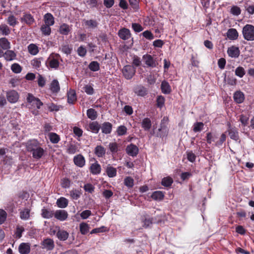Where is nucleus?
<instances>
[{
  "label": "nucleus",
  "instance_id": "8",
  "mask_svg": "<svg viewBox=\"0 0 254 254\" xmlns=\"http://www.w3.org/2000/svg\"><path fill=\"white\" fill-rule=\"evenodd\" d=\"M20 21L22 23L28 25H31L35 22V19L29 12H24L22 17L20 18Z\"/></svg>",
  "mask_w": 254,
  "mask_h": 254
},
{
  "label": "nucleus",
  "instance_id": "4",
  "mask_svg": "<svg viewBox=\"0 0 254 254\" xmlns=\"http://www.w3.org/2000/svg\"><path fill=\"white\" fill-rule=\"evenodd\" d=\"M124 76L127 79H130L136 72V68L131 65H126L122 69Z\"/></svg>",
  "mask_w": 254,
  "mask_h": 254
},
{
  "label": "nucleus",
  "instance_id": "47",
  "mask_svg": "<svg viewBox=\"0 0 254 254\" xmlns=\"http://www.w3.org/2000/svg\"><path fill=\"white\" fill-rule=\"evenodd\" d=\"M204 127V124L202 122H196L193 126V131L194 132H198L201 131Z\"/></svg>",
  "mask_w": 254,
  "mask_h": 254
},
{
  "label": "nucleus",
  "instance_id": "40",
  "mask_svg": "<svg viewBox=\"0 0 254 254\" xmlns=\"http://www.w3.org/2000/svg\"><path fill=\"white\" fill-rule=\"evenodd\" d=\"M0 46L3 50H8L10 48V43L5 38L0 39Z\"/></svg>",
  "mask_w": 254,
  "mask_h": 254
},
{
  "label": "nucleus",
  "instance_id": "29",
  "mask_svg": "<svg viewBox=\"0 0 254 254\" xmlns=\"http://www.w3.org/2000/svg\"><path fill=\"white\" fill-rule=\"evenodd\" d=\"M56 204L58 207L60 208H64L67 206L68 201L66 198L64 197H61L57 199Z\"/></svg>",
  "mask_w": 254,
  "mask_h": 254
},
{
  "label": "nucleus",
  "instance_id": "16",
  "mask_svg": "<svg viewBox=\"0 0 254 254\" xmlns=\"http://www.w3.org/2000/svg\"><path fill=\"white\" fill-rule=\"evenodd\" d=\"M112 124L108 122L103 123L102 125L100 126L102 132L105 134L111 133L112 130Z\"/></svg>",
  "mask_w": 254,
  "mask_h": 254
},
{
  "label": "nucleus",
  "instance_id": "32",
  "mask_svg": "<svg viewBox=\"0 0 254 254\" xmlns=\"http://www.w3.org/2000/svg\"><path fill=\"white\" fill-rule=\"evenodd\" d=\"M67 102L70 104H73L76 100V93L74 90H70L67 93Z\"/></svg>",
  "mask_w": 254,
  "mask_h": 254
},
{
  "label": "nucleus",
  "instance_id": "50",
  "mask_svg": "<svg viewBox=\"0 0 254 254\" xmlns=\"http://www.w3.org/2000/svg\"><path fill=\"white\" fill-rule=\"evenodd\" d=\"M7 22L10 26L12 27H14L18 23L16 18L13 15H10L8 17Z\"/></svg>",
  "mask_w": 254,
  "mask_h": 254
},
{
  "label": "nucleus",
  "instance_id": "30",
  "mask_svg": "<svg viewBox=\"0 0 254 254\" xmlns=\"http://www.w3.org/2000/svg\"><path fill=\"white\" fill-rule=\"evenodd\" d=\"M50 90L53 93H57L60 90L59 81L57 79H54L50 85Z\"/></svg>",
  "mask_w": 254,
  "mask_h": 254
},
{
  "label": "nucleus",
  "instance_id": "64",
  "mask_svg": "<svg viewBox=\"0 0 254 254\" xmlns=\"http://www.w3.org/2000/svg\"><path fill=\"white\" fill-rule=\"evenodd\" d=\"M83 189L85 191L92 193L94 191L95 188L91 184L88 183L84 185Z\"/></svg>",
  "mask_w": 254,
  "mask_h": 254
},
{
  "label": "nucleus",
  "instance_id": "10",
  "mask_svg": "<svg viewBox=\"0 0 254 254\" xmlns=\"http://www.w3.org/2000/svg\"><path fill=\"white\" fill-rule=\"evenodd\" d=\"M6 98L10 103H15L19 99V94L15 90H11L6 92Z\"/></svg>",
  "mask_w": 254,
  "mask_h": 254
},
{
  "label": "nucleus",
  "instance_id": "34",
  "mask_svg": "<svg viewBox=\"0 0 254 254\" xmlns=\"http://www.w3.org/2000/svg\"><path fill=\"white\" fill-rule=\"evenodd\" d=\"M84 23L88 29H95L98 25V22L96 20L93 19L84 20Z\"/></svg>",
  "mask_w": 254,
  "mask_h": 254
},
{
  "label": "nucleus",
  "instance_id": "23",
  "mask_svg": "<svg viewBox=\"0 0 254 254\" xmlns=\"http://www.w3.org/2000/svg\"><path fill=\"white\" fill-rule=\"evenodd\" d=\"M161 89L162 92L164 94H169L171 92V87L169 83L166 80L161 82Z\"/></svg>",
  "mask_w": 254,
  "mask_h": 254
},
{
  "label": "nucleus",
  "instance_id": "59",
  "mask_svg": "<svg viewBox=\"0 0 254 254\" xmlns=\"http://www.w3.org/2000/svg\"><path fill=\"white\" fill-rule=\"evenodd\" d=\"M206 137L207 143L211 144L212 141H215V139L217 138V136L215 134H213L209 132L206 134Z\"/></svg>",
  "mask_w": 254,
  "mask_h": 254
},
{
  "label": "nucleus",
  "instance_id": "5",
  "mask_svg": "<svg viewBox=\"0 0 254 254\" xmlns=\"http://www.w3.org/2000/svg\"><path fill=\"white\" fill-rule=\"evenodd\" d=\"M26 100L28 103L34 107H36L38 109H40L41 107L43 105V103L39 98L35 97L31 93L28 94Z\"/></svg>",
  "mask_w": 254,
  "mask_h": 254
},
{
  "label": "nucleus",
  "instance_id": "1",
  "mask_svg": "<svg viewBox=\"0 0 254 254\" xmlns=\"http://www.w3.org/2000/svg\"><path fill=\"white\" fill-rule=\"evenodd\" d=\"M26 150L32 154V157L38 160L44 156L46 149L41 146V144L37 139H29L25 143Z\"/></svg>",
  "mask_w": 254,
  "mask_h": 254
},
{
  "label": "nucleus",
  "instance_id": "51",
  "mask_svg": "<svg viewBox=\"0 0 254 254\" xmlns=\"http://www.w3.org/2000/svg\"><path fill=\"white\" fill-rule=\"evenodd\" d=\"M42 59V58L38 59L35 58L31 61V64L34 68L38 69L41 66V60Z\"/></svg>",
  "mask_w": 254,
  "mask_h": 254
},
{
  "label": "nucleus",
  "instance_id": "53",
  "mask_svg": "<svg viewBox=\"0 0 254 254\" xmlns=\"http://www.w3.org/2000/svg\"><path fill=\"white\" fill-rule=\"evenodd\" d=\"M80 231L82 234L85 235L89 231V226L86 223H81L80 224Z\"/></svg>",
  "mask_w": 254,
  "mask_h": 254
},
{
  "label": "nucleus",
  "instance_id": "36",
  "mask_svg": "<svg viewBox=\"0 0 254 254\" xmlns=\"http://www.w3.org/2000/svg\"><path fill=\"white\" fill-rule=\"evenodd\" d=\"M86 114L87 117L92 121L96 120L98 116L96 111L92 108L88 109L87 110Z\"/></svg>",
  "mask_w": 254,
  "mask_h": 254
},
{
  "label": "nucleus",
  "instance_id": "57",
  "mask_svg": "<svg viewBox=\"0 0 254 254\" xmlns=\"http://www.w3.org/2000/svg\"><path fill=\"white\" fill-rule=\"evenodd\" d=\"M241 10L240 8L236 5H233L230 9V13L235 16H238L241 14Z\"/></svg>",
  "mask_w": 254,
  "mask_h": 254
},
{
  "label": "nucleus",
  "instance_id": "38",
  "mask_svg": "<svg viewBox=\"0 0 254 254\" xmlns=\"http://www.w3.org/2000/svg\"><path fill=\"white\" fill-rule=\"evenodd\" d=\"M28 52L32 55H36L39 52L38 47L34 44H30L28 46Z\"/></svg>",
  "mask_w": 254,
  "mask_h": 254
},
{
  "label": "nucleus",
  "instance_id": "28",
  "mask_svg": "<svg viewBox=\"0 0 254 254\" xmlns=\"http://www.w3.org/2000/svg\"><path fill=\"white\" fill-rule=\"evenodd\" d=\"M16 55L12 50H8L4 53L3 57L7 61H11L16 59Z\"/></svg>",
  "mask_w": 254,
  "mask_h": 254
},
{
  "label": "nucleus",
  "instance_id": "31",
  "mask_svg": "<svg viewBox=\"0 0 254 254\" xmlns=\"http://www.w3.org/2000/svg\"><path fill=\"white\" fill-rule=\"evenodd\" d=\"M151 197L153 199L160 201L163 199L164 193L161 191H155L152 193Z\"/></svg>",
  "mask_w": 254,
  "mask_h": 254
},
{
  "label": "nucleus",
  "instance_id": "55",
  "mask_svg": "<svg viewBox=\"0 0 254 254\" xmlns=\"http://www.w3.org/2000/svg\"><path fill=\"white\" fill-rule=\"evenodd\" d=\"M127 132V128L125 126H120L117 129V133L118 136L125 135Z\"/></svg>",
  "mask_w": 254,
  "mask_h": 254
},
{
  "label": "nucleus",
  "instance_id": "48",
  "mask_svg": "<svg viewBox=\"0 0 254 254\" xmlns=\"http://www.w3.org/2000/svg\"><path fill=\"white\" fill-rule=\"evenodd\" d=\"M132 66L134 67H138L141 64V61L140 58L136 56L133 55L132 57Z\"/></svg>",
  "mask_w": 254,
  "mask_h": 254
},
{
  "label": "nucleus",
  "instance_id": "62",
  "mask_svg": "<svg viewBox=\"0 0 254 254\" xmlns=\"http://www.w3.org/2000/svg\"><path fill=\"white\" fill-rule=\"evenodd\" d=\"M156 102H157V107L160 108H161L163 107V106L164 105L165 98L162 95L158 96L157 97Z\"/></svg>",
  "mask_w": 254,
  "mask_h": 254
},
{
  "label": "nucleus",
  "instance_id": "63",
  "mask_svg": "<svg viewBox=\"0 0 254 254\" xmlns=\"http://www.w3.org/2000/svg\"><path fill=\"white\" fill-rule=\"evenodd\" d=\"M84 90L85 93L89 95H92L94 93V90L93 88V87L91 85H86L84 87Z\"/></svg>",
  "mask_w": 254,
  "mask_h": 254
},
{
  "label": "nucleus",
  "instance_id": "61",
  "mask_svg": "<svg viewBox=\"0 0 254 254\" xmlns=\"http://www.w3.org/2000/svg\"><path fill=\"white\" fill-rule=\"evenodd\" d=\"M56 236L58 238H68V233L65 231L59 230Z\"/></svg>",
  "mask_w": 254,
  "mask_h": 254
},
{
  "label": "nucleus",
  "instance_id": "37",
  "mask_svg": "<svg viewBox=\"0 0 254 254\" xmlns=\"http://www.w3.org/2000/svg\"><path fill=\"white\" fill-rule=\"evenodd\" d=\"M41 215L44 218L50 219L54 216V212L47 209L43 208L42 209Z\"/></svg>",
  "mask_w": 254,
  "mask_h": 254
},
{
  "label": "nucleus",
  "instance_id": "20",
  "mask_svg": "<svg viewBox=\"0 0 254 254\" xmlns=\"http://www.w3.org/2000/svg\"><path fill=\"white\" fill-rule=\"evenodd\" d=\"M233 98L236 103L241 104L244 101V94L241 91H237L234 93Z\"/></svg>",
  "mask_w": 254,
  "mask_h": 254
},
{
  "label": "nucleus",
  "instance_id": "52",
  "mask_svg": "<svg viewBox=\"0 0 254 254\" xmlns=\"http://www.w3.org/2000/svg\"><path fill=\"white\" fill-rule=\"evenodd\" d=\"M71 185L70 180L67 178H64L61 180V186L64 189H68Z\"/></svg>",
  "mask_w": 254,
  "mask_h": 254
},
{
  "label": "nucleus",
  "instance_id": "7",
  "mask_svg": "<svg viewBox=\"0 0 254 254\" xmlns=\"http://www.w3.org/2000/svg\"><path fill=\"white\" fill-rule=\"evenodd\" d=\"M142 60L148 67H155L157 66V63L153 57L149 54L143 55Z\"/></svg>",
  "mask_w": 254,
  "mask_h": 254
},
{
  "label": "nucleus",
  "instance_id": "35",
  "mask_svg": "<svg viewBox=\"0 0 254 254\" xmlns=\"http://www.w3.org/2000/svg\"><path fill=\"white\" fill-rule=\"evenodd\" d=\"M106 172L109 178H114L117 175V170L115 168L108 165L106 169Z\"/></svg>",
  "mask_w": 254,
  "mask_h": 254
},
{
  "label": "nucleus",
  "instance_id": "42",
  "mask_svg": "<svg viewBox=\"0 0 254 254\" xmlns=\"http://www.w3.org/2000/svg\"><path fill=\"white\" fill-rule=\"evenodd\" d=\"M88 68L92 71H97L100 69V64L97 61H92L89 63Z\"/></svg>",
  "mask_w": 254,
  "mask_h": 254
},
{
  "label": "nucleus",
  "instance_id": "22",
  "mask_svg": "<svg viewBox=\"0 0 254 254\" xmlns=\"http://www.w3.org/2000/svg\"><path fill=\"white\" fill-rule=\"evenodd\" d=\"M21 254H28L30 251V245L28 243H21L18 248Z\"/></svg>",
  "mask_w": 254,
  "mask_h": 254
},
{
  "label": "nucleus",
  "instance_id": "2",
  "mask_svg": "<svg viewBox=\"0 0 254 254\" xmlns=\"http://www.w3.org/2000/svg\"><path fill=\"white\" fill-rule=\"evenodd\" d=\"M242 34L245 40L248 41H254V26L247 24L242 29Z\"/></svg>",
  "mask_w": 254,
  "mask_h": 254
},
{
  "label": "nucleus",
  "instance_id": "56",
  "mask_svg": "<svg viewBox=\"0 0 254 254\" xmlns=\"http://www.w3.org/2000/svg\"><path fill=\"white\" fill-rule=\"evenodd\" d=\"M11 69L15 73H19L22 70V67L19 64L14 63L11 65Z\"/></svg>",
  "mask_w": 254,
  "mask_h": 254
},
{
  "label": "nucleus",
  "instance_id": "19",
  "mask_svg": "<svg viewBox=\"0 0 254 254\" xmlns=\"http://www.w3.org/2000/svg\"><path fill=\"white\" fill-rule=\"evenodd\" d=\"M90 173L94 175H97L100 174L101 171V165L96 161L92 164L90 167Z\"/></svg>",
  "mask_w": 254,
  "mask_h": 254
},
{
  "label": "nucleus",
  "instance_id": "21",
  "mask_svg": "<svg viewBox=\"0 0 254 254\" xmlns=\"http://www.w3.org/2000/svg\"><path fill=\"white\" fill-rule=\"evenodd\" d=\"M42 245V248L52 250L54 248V242L53 239H44Z\"/></svg>",
  "mask_w": 254,
  "mask_h": 254
},
{
  "label": "nucleus",
  "instance_id": "54",
  "mask_svg": "<svg viewBox=\"0 0 254 254\" xmlns=\"http://www.w3.org/2000/svg\"><path fill=\"white\" fill-rule=\"evenodd\" d=\"M124 184L128 188H132L134 185V180L130 177H127L124 179Z\"/></svg>",
  "mask_w": 254,
  "mask_h": 254
},
{
  "label": "nucleus",
  "instance_id": "26",
  "mask_svg": "<svg viewBox=\"0 0 254 254\" xmlns=\"http://www.w3.org/2000/svg\"><path fill=\"white\" fill-rule=\"evenodd\" d=\"M70 31L71 28L66 23H63L61 25L59 30L61 34L65 36L67 35Z\"/></svg>",
  "mask_w": 254,
  "mask_h": 254
},
{
  "label": "nucleus",
  "instance_id": "18",
  "mask_svg": "<svg viewBox=\"0 0 254 254\" xmlns=\"http://www.w3.org/2000/svg\"><path fill=\"white\" fill-rule=\"evenodd\" d=\"M227 53L229 57L237 58L239 57L240 52L238 47L232 46L228 48Z\"/></svg>",
  "mask_w": 254,
  "mask_h": 254
},
{
  "label": "nucleus",
  "instance_id": "60",
  "mask_svg": "<svg viewBox=\"0 0 254 254\" xmlns=\"http://www.w3.org/2000/svg\"><path fill=\"white\" fill-rule=\"evenodd\" d=\"M245 73V70L242 66H238L235 69V74L240 78L243 77Z\"/></svg>",
  "mask_w": 254,
  "mask_h": 254
},
{
  "label": "nucleus",
  "instance_id": "9",
  "mask_svg": "<svg viewBox=\"0 0 254 254\" xmlns=\"http://www.w3.org/2000/svg\"><path fill=\"white\" fill-rule=\"evenodd\" d=\"M126 151L129 156L134 157L138 154L139 149L136 145L130 143L127 146Z\"/></svg>",
  "mask_w": 254,
  "mask_h": 254
},
{
  "label": "nucleus",
  "instance_id": "43",
  "mask_svg": "<svg viewBox=\"0 0 254 254\" xmlns=\"http://www.w3.org/2000/svg\"><path fill=\"white\" fill-rule=\"evenodd\" d=\"M229 135L231 139L234 140L235 141H237L239 139V133L238 130L236 128L234 129H231V130L228 131Z\"/></svg>",
  "mask_w": 254,
  "mask_h": 254
},
{
  "label": "nucleus",
  "instance_id": "15",
  "mask_svg": "<svg viewBox=\"0 0 254 254\" xmlns=\"http://www.w3.org/2000/svg\"><path fill=\"white\" fill-rule=\"evenodd\" d=\"M106 149L101 145H97L94 150V153L98 158H103L106 154Z\"/></svg>",
  "mask_w": 254,
  "mask_h": 254
},
{
  "label": "nucleus",
  "instance_id": "49",
  "mask_svg": "<svg viewBox=\"0 0 254 254\" xmlns=\"http://www.w3.org/2000/svg\"><path fill=\"white\" fill-rule=\"evenodd\" d=\"M24 231L25 229L23 226L17 225L15 230L14 234L17 238H20L22 237V233Z\"/></svg>",
  "mask_w": 254,
  "mask_h": 254
},
{
  "label": "nucleus",
  "instance_id": "24",
  "mask_svg": "<svg viewBox=\"0 0 254 254\" xmlns=\"http://www.w3.org/2000/svg\"><path fill=\"white\" fill-rule=\"evenodd\" d=\"M141 127L145 131H148L151 127L152 122L151 120L148 118H144L141 123Z\"/></svg>",
  "mask_w": 254,
  "mask_h": 254
},
{
  "label": "nucleus",
  "instance_id": "17",
  "mask_svg": "<svg viewBox=\"0 0 254 254\" xmlns=\"http://www.w3.org/2000/svg\"><path fill=\"white\" fill-rule=\"evenodd\" d=\"M118 36L121 39L126 40L130 38L131 34L129 29L124 28L119 31Z\"/></svg>",
  "mask_w": 254,
  "mask_h": 254
},
{
  "label": "nucleus",
  "instance_id": "6",
  "mask_svg": "<svg viewBox=\"0 0 254 254\" xmlns=\"http://www.w3.org/2000/svg\"><path fill=\"white\" fill-rule=\"evenodd\" d=\"M85 128L87 131L97 134L99 132L100 129V125L97 121H93L89 123L85 126Z\"/></svg>",
  "mask_w": 254,
  "mask_h": 254
},
{
  "label": "nucleus",
  "instance_id": "44",
  "mask_svg": "<svg viewBox=\"0 0 254 254\" xmlns=\"http://www.w3.org/2000/svg\"><path fill=\"white\" fill-rule=\"evenodd\" d=\"M80 191L77 189H73L69 191V195L73 200H77L81 195Z\"/></svg>",
  "mask_w": 254,
  "mask_h": 254
},
{
  "label": "nucleus",
  "instance_id": "14",
  "mask_svg": "<svg viewBox=\"0 0 254 254\" xmlns=\"http://www.w3.org/2000/svg\"><path fill=\"white\" fill-rule=\"evenodd\" d=\"M74 164L78 167L82 168L85 164V160L84 156L81 154H78L73 157Z\"/></svg>",
  "mask_w": 254,
  "mask_h": 254
},
{
  "label": "nucleus",
  "instance_id": "25",
  "mask_svg": "<svg viewBox=\"0 0 254 254\" xmlns=\"http://www.w3.org/2000/svg\"><path fill=\"white\" fill-rule=\"evenodd\" d=\"M45 24L52 26L55 23L54 17L50 13H47L44 16Z\"/></svg>",
  "mask_w": 254,
  "mask_h": 254
},
{
  "label": "nucleus",
  "instance_id": "11",
  "mask_svg": "<svg viewBox=\"0 0 254 254\" xmlns=\"http://www.w3.org/2000/svg\"><path fill=\"white\" fill-rule=\"evenodd\" d=\"M54 217L58 220L64 221L67 218L68 213L65 210L59 209L54 212Z\"/></svg>",
  "mask_w": 254,
  "mask_h": 254
},
{
  "label": "nucleus",
  "instance_id": "46",
  "mask_svg": "<svg viewBox=\"0 0 254 254\" xmlns=\"http://www.w3.org/2000/svg\"><path fill=\"white\" fill-rule=\"evenodd\" d=\"M173 183V180L170 177H164L162 179L161 184L165 187H170Z\"/></svg>",
  "mask_w": 254,
  "mask_h": 254
},
{
  "label": "nucleus",
  "instance_id": "27",
  "mask_svg": "<svg viewBox=\"0 0 254 254\" xmlns=\"http://www.w3.org/2000/svg\"><path fill=\"white\" fill-rule=\"evenodd\" d=\"M238 32L236 29L231 28L228 30L227 36L231 40H236L238 37Z\"/></svg>",
  "mask_w": 254,
  "mask_h": 254
},
{
  "label": "nucleus",
  "instance_id": "33",
  "mask_svg": "<svg viewBox=\"0 0 254 254\" xmlns=\"http://www.w3.org/2000/svg\"><path fill=\"white\" fill-rule=\"evenodd\" d=\"M30 209L28 208H25L19 212L20 218L22 220H27L30 217Z\"/></svg>",
  "mask_w": 254,
  "mask_h": 254
},
{
  "label": "nucleus",
  "instance_id": "12",
  "mask_svg": "<svg viewBox=\"0 0 254 254\" xmlns=\"http://www.w3.org/2000/svg\"><path fill=\"white\" fill-rule=\"evenodd\" d=\"M133 92L138 96L144 97L147 94V89L142 85H136L133 88Z\"/></svg>",
  "mask_w": 254,
  "mask_h": 254
},
{
  "label": "nucleus",
  "instance_id": "41",
  "mask_svg": "<svg viewBox=\"0 0 254 254\" xmlns=\"http://www.w3.org/2000/svg\"><path fill=\"white\" fill-rule=\"evenodd\" d=\"M108 148L112 155L115 154L119 151V145L116 142L109 143Z\"/></svg>",
  "mask_w": 254,
  "mask_h": 254
},
{
  "label": "nucleus",
  "instance_id": "39",
  "mask_svg": "<svg viewBox=\"0 0 254 254\" xmlns=\"http://www.w3.org/2000/svg\"><path fill=\"white\" fill-rule=\"evenodd\" d=\"M49 138L50 141L54 144L59 142L60 140V136L55 132H50L49 133Z\"/></svg>",
  "mask_w": 254,
  "mask_h": 254
},
{
  "label": "nucleus",
  "instance_id": "3",
  "mask_svg": "<svg viewBox=\"0 0 254 254\" xmlns=\"http://www.w3.org/2000/svg\"><path fill=\"white\" fill-rule=\"evenodd\" d=\"M60 57L59 54H51L46 62V64L51 68L57 69L59 66L58 58Z\"/></svg>",
  "mask_w": 254,
  "mask_h": 254
},
{
  "label": "nucleus",
  "instance_id": "45",
  "mask_svg": "<svg viewBox=\"0 0 254 254\" xmlns=\"http://www.w3.org/2000/svg\"><path fill=\"white\" fill-rule=\"evenodd\" d=\"M51 26L48 25L43 24L41 26L40 30L42 33V34L45 36H49L51 33Z\"/></svg>",
  "mask_w": 254,
  "mask_h": 254
},
{
  "label": "nucleus",
  "instance_id": "58",
  "mask_svg": "<svg viewBox=\"0 0 254 254\" xmlns=\"http://www.w3.org/2000/svg\"><path fill=\"white\" fill-rule=\"evenodd\" d=\"M77 53L79 57H84L86 55L87 50L83 46H80L77 48Z\"/></svg>",
  "mask_w": 254,
  "mask_h": 254
},
{
  "label": "nucleus",
  "instance_id": "13",
  "mask_svg": "<svg viewBox=\"0 0 254 254\" xmlns=\"http://www.w3.org/2000/svg\"><path fill=\"white\" fill-rule=\"evenodd\" d=\"M169 129L168 127H159L156 132L155 136L160 137L163 140L166 139L168 134Z\"/></svg>",
  "mask_w": 254,
  "mask_h": 254
}]
</instances>
